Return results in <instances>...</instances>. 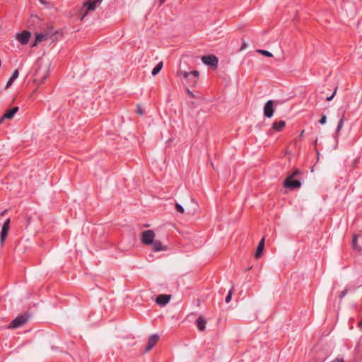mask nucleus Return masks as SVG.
<instances>
[{
    "label": "nucleus",
    "mask_w": 362,
    "mask_h": 362,
    "mask_svg": "<svg viewBox=\"0 0 362 362\" xmlns=\"http://www.w3.org/2000/svg\"><path fill=\"white\" fill-rule=\"evenodd\" d=\"M298 171H296L291 176L288 177L284 181V186L288 188L294 189L300 187L301 182L298 180L293 179V176L297 175Z\"/></svg>",
    "instance_id": "f257e3e1"
},
{
    "label": "nucleus",
    "mask_w": 362,
    "mask_h": 362,
    "mask_svg": "<svg viewBox=\"0 0 362 362\" xmlns=\"http://www.w3.org/2000/svg\"><path fill=\"white\" fill-rule=\"evenodd\" d=\"M26 315H21L13 319L8 325V328L15 329L21 327L28 321Z\"/></svg>",
    "instance_id": "f03ea898"
},
{
    "label": "nucleus",
    "mask_w": 362,
    "mask_h": 362,
    "mask_svg": "<svg viewBox=\"0 0 362 362\" xmlns=\"http://www.w3.org/2000/svg\"><path fill=\"white\" fill-rule=\"evenodd\" d=\"M202 61L205 65L216 69L218 66V58L213 55H205L202 57Z\"/></svg>",
    "instance_id": "7ed1b4c3"
},
{
    "label": "nucleus",
    "mask_w": 362,
    "mask_h": 362,
    "mask_svg": "<svg viewBox=\"0 0 362 362\" xmlns=\"http://www.w3.org/2000/svg\"><path fill=\"white\" fill-rule=\"evenodd\" d=\"M141 242L144 245H151L155 238V233L151 230H146L141 233Z\"/></svg>",
    "instance_id": "20e7f679"
},
{
    "label": "nucleus",
    "mask_w": 362,
    "mask_h": 362,
    "mask_svg": "<svg viewBox=\"0 0 362 362\" xmlns=\"http://www.w3.org/2000/svg\"><path fill=\"white\" fill-rule=\"evenodd\" d=\"M49 65L46 66L45 68L40 67L36 75V81H40L41 83H44L49 75Z\"/></svg>",
    "instance_id": "39448f33"
},
{
    "label": "nucleus",
    "mask_w": 362,
    "mask_h": 362,
    "mask_svg": "<svg viewBox=\"0 0 362 362\" xmlns=\"http://www.w3.org/2000/svg\"><path fill=\"white\" fill-rule=\"evenodd\" d=\"M10 218H7L2 227H1V237H0V243L1 245L4 244L6 237H7V235H8V232L9 230V228H10Z\"/></svg>",
    "instance_id": "423d86ee"
},
{
    "label": "nucleus",
    "mask_w": 362,
    "mask_h": 362,
    "mask_svg": "<svg viewBox=\"0 0 362 362\" xmlns=\"http://www.w3.org/2000/svg\"><path fill=\"white\" fill-rule=\"evenodd\" d=\"M274 101L269 100L264 106V115L267 118H271L274 115Z\"/></svg>",
    "instance_id": "0eeeda50"
},
{
    "label": "nucleus",
    "mask_w": 362,
    "mask_h": 362,
    "mask_svg": "<svg viewBox=\"0 0 362 362\" xmlns=\"http://www.w3.org/2000/svg\"><path fill=\"white\" fill-rule=\"evenodd\" d=\"M30 33L29 31L25 30L21 33L17 34L16 39L22 44L26 45L30 37Z\"/></svg>",
    "instance_id": "6e6552de"
},
{
    "label": "nucleus",
    "mask_w": 362,
    "mask_h": 362,
    "mask_svg": "<svg viewBox=\"0 0 362 362\" xmlns=\"http://www.w3.org/2000/svg\"><path fill=\"white\" fill-rule=\"evenodd\" d=\"M343 125H344V118L341 117L339 122H338V124H337V128H336V131H335V133L333 135V137L335 140V144L333 146V149H337V147H338V137H339V132L341 131V129H342L343 127Z\"/></svg>",
    "instance_id": "1a4fd4ad"
},
{
    "label": "nucleus",
    "mask_w": 362,
    "mask_h": 362,
    "mask_svg": "<svg viewBox=\"0 0 362 362\" xmlns=\"http://www.w3.org/2000/svg\"><path fill=\"white\" fill-rule=\"evenodd\" d=\"M159 339V336L156 334H152L148 338L146 346L145 348L144 351L148 352L157 343V341Z\"/></svg>",
    "instance_id": "9d476101"
},
{
    "label": "nucleus",
    "mask_w": 362,
    "mask_h": 362,
    "mask_svg": "<svg viewBox=\"0 0 362 362\" xmlns=\"http://www.w3.org/2000/svg\"><path fill=\"white\" fill-rule=\"evenodd\" d=\"M170 296L160 294L157 296L156 301L158 305L160 306H164L170 301Z\"/></svg>",
    "instance_id": "9b49d317"
},
{
    "label": "nucleus",
    "mask_w": 362,
    "mask_h": 362,
    "mask_svg": "<svg viewBox=\"0 0 362 362\" xmlns=\"http://www.w3.org/2000/svg\"><path fill=\"white\" fill-rule=\"evenodd\" d=\"M177 76L182 79H184L187 83H189V80L190 78V74H189V71H187L185 70H183L182 69V65H180L179 69L177 72Z\"/></svg>",
    "instance_id": "f8f14e48"
},
{
    "label": "nucleus",
    "mask_w": 362,
    "mask_h": 362,
    "mask_svg": "<svg viewBox=\"0 0 362 362\" xmlns=\"http://www.w3.org/2000/svg\"><path fill=\"white\" fill-rule=\"evenodd\" d=\"M18 110V107H14L11 109H8L6 112L3 115L2 117L0 119V122L3 119H11L13 117L15 114Z\"/></svg>",
    "instance_id": "ddd939ff"
},
{
    "label": "nucleus",
    "mask_w": 362,
    "mask_h": 362,
    "mask_svg": "<svg viewBox=\"0 0 362 362\" xmlns=\"http://www.w3.org/2000/svg\"><path fill=\"white\" fill-rule=\"evenodd\" d=\"M264 247V238H262V240L259 241V243L257 245V250H256V252L255 255L256 258H259L261 256V255L263 252Z\"/></svg>",
    "instance_id": "4468645a"
},
{
    "label": "nucleus",
    "mask_w": 362,
    "mask_h": 362,
    "mask_svg": "<svg viewBox=\"0 0 362 362\" xmlns=\"http://www.w3.org/2000/svg\"><path fill=\"white\" fill-rule=\"evenodd\" d=\"M206 324V321L203 317L199 316L197 318V327L199 331H204L205 329Z\"/></svg>",
    "instance_id": "2eb2a0df"
},
{
    "label": "nucleus",
    "mask_w": 362,
    "mask_h": 362,
    "mask_svg": "<svg viewBox=\"0 0 362 362\" xmlns=\"http://www.w3.org/2000/svg\"><path fill=\"white\" fill-rule=\"evenodd\" d=\"M151 245L154 252H160L165 250L163 245L159 240H153Z\"/></svg>",
    "instance_id": "dca6fc26"
},
{
    "label": "nucleus",
    "mask_w": 362,
    "mask_h": 362,
    "mask_svg": "<svg viewBox=\"0 0 362 362\" xmlns=\"http://www.w3.org/2000/svg\"><path fill=\"white\" fill-rule=\"evenodd\" d=\"M285 122L283 121V120H280V121H278V122H274L273 123V126H272V128L275 130V131H277V132H280L281 131L284 127H285Z\"/></svg>",
    "instance_id": "f3484780"
},
{
    "label": "nucleus",
    "mask_w": 362,
    "mask_h": 362,
    "mask_svg": "<svg viewBox=\"0 0 362 362\" xmlns=\"http://www.w3.org/2000/svg\"><path fill=\"white\" fill-rule=\"evenodd\" d=\"M18 75H19V73H18V69L14 70V71L13 72L11 76L10 77L8 81H7V83H6V88L12 85L13 81L18 77Z\"/></svg>",
    "instance_id": "a211bd4d"
},
{
    "label": "nucleus",
    "mask_w": 362,
    "mask_h": 362,
    "mask_svg": "<svg viewBox=\"0 0 362 362\" xmlns=\"http://www.w3.org/2000/svg\"><path fill=\"white\" fill-rule=\"evenodd\" d=\"M189 74H190V78L189 80V83H190L192 84L196 83L197 81V78L199 75V71H189Z\"/></svg>",
    "instance_id": "6ab92c4d"
},
{
    "label": "nucleus",
    "mask_w": 362,
    "mask_h": 362,
    "mask_svg": "<svg viewBox=\"0 0 362 362\" xmlns=\"http://www.w3.org/2000/svg\"><path fill=\"white\" fill-rule=\"evenodd\" d=\"M96 6V0H88L84 3V6L87 7L88 10H94Z\"/></svg>",
    "instance_id": "aec40b11"
},
{
    "label": "nucleus",
    "mask_w": 362,
    "mask_h": 362,
    "mask_svg": "<svg viewBox=\"0 0 362 362\" xmlns=\"http://www.w3.org/2000/svg\"><path fill=\"white\" fill-rule=\"evenodd\" d=\"M163 68V62H159L152 70L151 74L154 76H156Z\"/></svg>",
    "instance_id": "412c9836"
},
{
    "label": "nucleus",
    "mask_w": 362,
    "mask_h": 362,
    "mask_svg": "<svg viewBox=\"0 0 362 362\" xmlns=\"http://www.w3.org/2000/svg\"><path fill=\"white\" fill-rule=\"evenodd\" d=\"M46 39V35L41 34V33H37L35 37V42L33 44V46H35L37 43L43 41Z\"/></svg>",
    "instance_id": "4be33fe9"
},
{
    "label": "nucleus",
    "mask_w": 362,
    "mask_h": 362,
    "mask_svg": "<svg viewBox=\"0 0 362 362\" xmlns=\"http://www.w3.org/2000/svg\"><path fill=\"white\" fill-rule=\"evenodd\" d=\"M258 52L261 53L262 55L268 57H272L273 56L272 53L264 49H258Z\"/></svg>",
    "instance_id": "5701e85b"
},
{
    "label": "nucleus",
    "mask_w": 362,
    "mask_h": 362,
    "mask_svg": "<svg viewBox=\"0 0 362 362\" xmlns=\"http://www.w3.org/2000/svg\"><path fill=\"white\" fill-rule=\"evenodd\" d=\"M357 239H358V236L356 235H354V238H353V242H352V245H353V247L356 250H359L358 247V241H357Z\"/></svg>",
    "instance_id": "b1692460"
},
{
    "label": "nucleus",
    "mask_w": 362,
    "mask_h": 362,
    "mask_svg": "<svg viewBox=\"0 0 362 362\" xmlns=\"http://www.w3.org/2000/svg\"><path fill=\"white\" fill-rule=\"evenodd\" d=\"M175 209L177 212H180L182 214L184 213V211H185L183 206L178 203L175 204Z\"/></svg>",
    "instance_id": "393cba45"
},
{
    "label": "nucleus",
    "mask_w": 362,
    "mask_h": 362,
    "mask_svg": "<svg viewBox=\"0 0 362 362\" xmlns=\"http://www.w3.org/2000/svg\"><path fill=\"white\" fill-rule=\"evenodd\" d=\"M232 295H233V291H232V289H230L225 299V301L226 303H228L231 300Z\"/></svg>",
    "instance_id": "a878e982"
},
{
    "label": "nucleus",
    "mask_w": 362,
    "mask_h": 362,
    "mask_svg": "<svg viewBox=\"0 0 362 362\" xmlns=\"http://www.w3.org/2000/svg\"><path fill=\"white\" fill-rule=\"evenodd\" d=\"M327 122V116L325 115H322L320 119L319 120V123L320 124H325Z\"/></svg>",
    "instance_id": "bb28decb"
},
{
    "label": "nucleus",
    "mask_w": 362,
    "mask_h": 362,
    "mask_svg": "<svg viewBox=\"0 0 362 362\" xmlns=\"http://www.w3.org/2000/svg\"><path fill=\"white\" fill-rule=\"evenodd\" d=\"M40 4H42V5H44L46 8H49L50 7V3L46 0H38Z\"/></svg>",
    "instance_id": "cd10ccee"
},
{
    "label": "nucleus",
    "mask_w": 362,
    "mask_h": 362,
    "mask_svg": "<svg viewBox=\"0 0 362 362\" xmlns=\"http://www.w3.org/2000/svg\"><path fill=\"white\" fill-rule=\"evenodd\" d=\"M348 293V289L345 288L344 291H342L339 295L340 298H343Z\"/></svg>",
    "instance_id": "c85d7f7f"
},
{
    "label": "nucleus",
    "mask_w": 362,
    "mask_h": 362,
    "mask_svg": "<svg viewBox=\"0 0 362 362\" xmlns=\"http://www.w3.org/2000/svg\"><path fill=\"white\" fill-rule=\"evenodd\" d=\"M336 92H337V88L334 89L333 93L330 96L327 98V100H328V101L332 100L333 99L334 96L335 95Z\"/></svg>",
    "instance_id": "c756f323"
},
{
    "label": "nucleus",
    "mask_w": 362,
    "mask_h": 362,
    "mask_svg": "<svg viewBox=\"0 0 362 362\" xmlns=\"http://www.w3.org/2000/svg\"><path fill=\"white\" fill-rule=\"evenodd\" d=\"M137 112L141 115H143V111L140 105H137Z\"/></svg>",
    "instance_id": "7c9ffc66"
},
{
    "label": "nucleus",
    "mask_w": 362,
    "mask_h": 362,
    "mask_svg": "<svg viewBox=\"0 0 362 362\" xmlns=\"http://www.w3.org/2000/svg\"><path fill=\"white\" fill-rule=\"evenodd\" d=\"M332 362H344L342 358H337L334 359Z\"/></svg>",
    "instance_id": "2f4dec72"
},
{
    "label": "nucleus",
    "mask_w": 362,
    "mask_h": 362,
    "mask_svg": "<svg viewBox=\"0 0 362 362\" xmlns=\"http://www.w3.org/2000/svg\"><path fill=\"white\" fill-rule=\"evenodd\" d=\"M187 93L192 98L194 97V94L192 93V92H191L189 89H187Z\"/></svg>",
    "instance_id": "473e14b6"
},
{
    "label": "nucleus",
    "mask_w": 362,
    "mask_h": 362,
    "mask_svg": "<svg viewBox=\"0 0 362 362\" xmlns=\"http://www.w3.org/2000/svg\"><path fill=\"white\" fill-rule=\"evenodd\" d=\"M246 47H247L246 44H245V43H243V45H242V47H241V48H240V49H245Z\"/></svg>",
    "instance_id": "72a5a7b5"
},
{
    "label": "nucleus",
    "mask_w": 362,
    "mask_h": 362,
    "mask_svg": "<svg viewBox=\"0 0 362 362\" xmlns=\"http://www.w3.org/2000/svg\"><path fill=\"white\" fill-rule=\"evenodd\" d=\"M165 0H159L160 4H163Z\"/></svg>",
    "instance_id": "f704fd0d"
},
{
    "label": "nucleus",
    "mask_w": 362,
    "mask_h": 362,
    "mask_svg": "<svg viewBox=\"0 0 362 362\" xmlns=\"http://www.w3.org/2000/svg\"><path fill=\"white\" fill-rule=\"evenodd\" d=\"M358 325H359V327H361L362 328V320H361V322H359Z\"/></svg>",
    "instance_id": "c9c22d12"
},
{
    "label": "nucleus",
    "mask_w": 362,
    "mask_h": 362,
    "mask_svg": "<svg viewBox=\"0 0 362 362\" xmlns=\"http://www.w3.org/2000/svg\"><path fill=\"white\" fill-rule=\"evenodd\" d=\"M102 1H103V0H96V4H97L98 2H99V3H100V2H101Z\"/></svg>",
    "instance_id": "e433bc0d"
},
{
    "label": "nucleus",
    "mask_w": 362,
    "mask_h": 362,
    "mask_svg": "<svg viewBox=\"0 0 362 362\" xmlns=\"http://www.w3.org/2000/svg\"><path fill=\"white\" fill-rule=\"evenodd\" d=\"M303 131H302L301 134H300V136H303Z\"/></svg>",
    "instance_id": "4c0bfd02"
}]
</instances>
